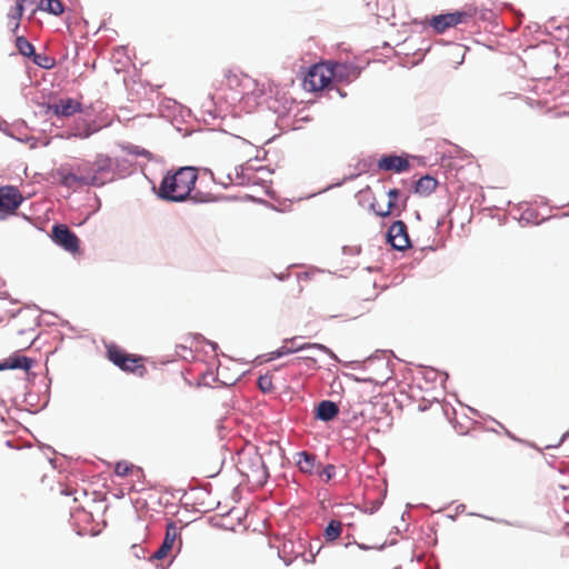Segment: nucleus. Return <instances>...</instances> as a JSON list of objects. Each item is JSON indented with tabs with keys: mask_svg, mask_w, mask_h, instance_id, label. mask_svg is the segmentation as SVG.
Masks as SVG:
<instances>
[{
	"mask_svg": "<svg viewBox=\"0 0 569 569\" xmlns=\"http://www.w3.org/2000/svg\"><path fill=\"white\" fill-rule=\"evenodd\" d=\"M112 159L99 153L93 161H82L78 164L60 166L54 173L60 186L72 190H79L90 186H103L112 172Z\"/></svg>",
	"mask_w": 569,
	"mask_h": 569,
	"instance_id": "f257e3e1",
	"label": "nucleus"
},
{
	"mask_svg": "<svg viewBox=\"0 0 569 569\" xmlns=\"http://www.w3.org/2000/svg\"><path fill=\"white\" fill-rule=\"evenodd\" d=\"M198 172L192 167H183L162 179L158 194L161 199L180 202L186 200L194 188Z\"/></svg>",
	"mask_w": 569,
	"mask_h": 569,
	"instance_id": "f03ea898",
	"label": "nucleus"
},
{
	"mask_svg": "<svg viewBox=\"0 0 569 569\" xmlns=\"http://www.w3.org/2000/svg\"><path fill=\"white\" fill-rule=\"evenodd\" d=\"M341 68H343L342 64L331 62H321L312 66L305 77L303 88L310 92L328 88Z\"/></svg>",
	"mask_w": 569,
	"mask_h": 569,
	"instance_id": "7ed1b4c3",
	"label": "nucleus"
},
{
	"mask_svg": "<svg viewBox=\"0 0 569 569\" xmlns=\"http://www.w3.org/2000/svg\"><path fill=\"white\" fill-rule=\"evenodd\" d=\"M477 14V8L469 4L461 10L432 16L428 23L436 33H445L448 29L458 24L468 23Z\"/></svg>",
	"mask_w": 569,
	"mask_h": 569,
	"instance_id": "20e7f679",
	"label": "nucleus"
},
{
	"mask_svg": "<svg viewBox=\"0 0 569 569\" xmlns=\"http://www.w3.org/2000/svg\"><path fill=\"white\" fill-rule=\"evenodd\" d=\"M107 357L114 366L126 372L134 373L139 377H143L147 372L141 356L128 353L118 346H109L107 348Z\"/></svg>",
	"mask_w": 569,
	"mask_h": 569,
	"instance_id": "39448f33",
	"label": "nucleus"
},
{
	"mask_svg": "<svg viewBox=\"0 0 569 569\" xmlns=\"http://www.w3.org/2000/svg\"><path fill=\"white\" fill-rule=\"evenodd\" d=\"M52 241L66 251L76 254L80 252V240L66 224H54L51 230Z\"/></svg>",
	"mask_w": 569,
	"mask_h": 569,
	"instance_id": "423d86ee",
	"label": "nucleus"
},
{
	"mask_svg": "<svg viewBox=\"0 0 569 569\" xmlns=\"http://www.w3.org/2000/svg\"><path fill=\"white\" fill-rule=\"evenodd\" d=\"M23 201L21 192L16 187L0 188V220L16 213Z\"/></svg>",
	"mask_w": 569,
	"mask_h": 569,
	"instance_id": "0eeeda50",
	"label": "nucleus"
},
{
	"mask_svg": "<svg viewBox=\"0 0 569 569\" xmlns=\"http://www.w3.org/2000/svg\"><path fill=\"white\" fill-rule=\"evenodd\" d=\"M180 536V528L172 521L167 525L164 539L158 550L151 556L152 560H162L169 557L176 546L180 547L181 540L177 542Z\"/></svg>",
	"mask_w": 569,
	"mask_h": 569,
	"instance_id": "6e6552de",
	"label": "nucleus"
},
{
	"mask_svg": "<svg viewBox=\"0 0 569 569\" xmlns=\"http://www.w3.org/2000/svg\"><path fill=\"white\" fill-rule=\"evenodd\" d=\"M81 102L72 98L59 99L47 107V112L58 118H69L81 112Z\"/></svg>",
	"mask_w": 569,
	"mask_h": 569,
	"instance_id": "1a4fd4ad",
	"label": "nucleus"
},
{
	"mask_svg": "<svg viewBox=\"0 0 569 569\" xmlns=\"http://www.w3.org/2000/svg\"><path fill=\"white\" fill-rule=\"evenodd\" d=\"M387 240L397 250H405L410 247V239L407 226L403 221H395L387 233Z\"/></svg>",
	"mask_w": 569,
	"mask_h": 569,
	"instance_id": "9d476101",
	"label": "nucleus"
},
{
	"mask_svg": "<svg viewBox=\"0 0 569 569\" xmlns=\"http://www.w3.org/2000/svg\"><path fill=\"white\" fill-rule=\"evenodd\" d=\"M378 168L383 171L405 172L410 168L407 158L396 154H388L380 158Z\"/></svg>",
	"mask_w": 569,
	"mask_h": 569,
	"instance_id": "9b49d317",
	"label": "nucleus"
},
{
	"mask_svg": "<svg viewBox=\"0 0 569 569\" xmlns=\"http://www.w3.org/2000/svg\"><path fill=\"white\" fill-rule=\"evenodd\" d=\"M251 465L246 467V457L240 458L239 465L241 466V472L248 478L252 477L257 480H261L266 476L264 465L262 458L254 453L249 458Z\"/></svg>",
	"mask_w": 569,
	"mask_h": 569,
	"instance_id": "f8f14e48",
	"label": "nucleus"
},
{
	"mask_svg": "<svg viewBox=\"0 0 569 569\" xmlns=\"http://www.w3.org/2000/svg\"><path fill=\"white\" fill-rule=\"evenodd\" d=\"M267 91L266 83H259L258 80L243 74L241 77V93L246 98L259 99L264 96Z\"/></svg>",
	"mask_w": 569,
	"mask_h": 569,
	"instance_id": "ddd939ff",
	"label": "nucleus"
},
{
	"mask_svg": "<svg viewBox=\"0 0 569 569\" xmlns=\"http://www.w3.org/2000/svg\"><path fill=\"white\" fill-rule=\"evenodd\" d=\"M339 413L338 406L329 400L321 401L316 410V417L322 421H330Z\"/></svg>",
	"mask_w": 569,
	"mask_h": 569,
	"instance_id": "4468645a",
	"label": "nucleus"
},
{
	"mask_svg": "<svg viewBox=\"0 0 569 569\" xmlns=\"http://www.w3.org/2000/svg\"><path fill=\"white\" fill-rule=\"evenodd\" d=\"M307 348L318 349V350H321V351H328V348L325 347L323 345H320V343H305V345H301L300 347H289L284 342V345L281 346L279 349H277L276 351L270 352V359H276V358H279V357H282V356H286V355H289V353H293L296 351H299V350H302V349H307Z\"/></svg>",
	"mask_w": 569,
	"mask_h": 569,
	"instance_id": "2eb2a0df",
	"label": "nucleus"
},
{
	"mask_svg": "<svg viewBox=\"0 0 569 569\" xmlns=\"http://www.w3.org/2000/svg\"><path fill=\"white\" fill-rule=\"evenodd\" d=\"M438 181L431 176L420 178L415 187V192L421 197L430 196L437 188Z\"/></svg>",
	"mask_w": 569,
	"mask_h": 569,
	"instance_id": "dca6fc26",
	"label": "nucleus"
},
{
	"mask_svg": "<svg viewBox=\"0 0 569 569\" xmlns=\"http://www.w3.org/2000/svg\"><path fill=\"white\" fill-rule=\"evenodd\" d=\"M296 463L300 471L310 475L316 467V456L308 451L298 452Z\"/></svg>",
	"mask_w": 569,
	"mask_h": 569,
	"instance_id": "f3484780",
	"label": "nucleus"
},
{
	"mask_svg": "<svg viewBox=\"0 0 569 569\" xmlns=\"http://www.w3.org/2000/svg\"><path fill=\"white\" fill-rule=\"evenodd\" d=\"M388 201L386 202V213H393L395 216H399L401 211L405 209L406 204L399 206L398 200L401 196L400 190L390 189L387 192Z\"/></svg>",
	"mask_w": 569,
	"mask_h": 569,
	"instance_id": "a211bd4d",
	"label": "nucleus"
},
{
	"mask_svg": "<svg viewBox=\"0 0 569 569\" xmlns=\"http://www.w3.org/2000/svg\"><path fill=\"white\" fill-rule=\"evenodd\" d=\"M22 14L23 6L21 2H17L16 6H13L8 12V28L12 33L18 30Z\"/></svg>",
	"mask_w": 569,
	"mask_h": 569,
	"instance_id": "6ab92c4d",
	"label": "nucleus"
},
{
	"mask_svg": "<svg viewBox=\"0 0 569 569\" xmlns=\"http://www.w3.org/2000/svg\"><path fill=\"white\" fill-rule=\"evenodd\" d=\"M342 532V523L339 520H331L325 529V539L329 542L335 541Z\"/></svg>",
	"mask_w": 569,
	"mask_h": 569,
	"instance_id": "aec40b11",
	"label": "nucleus"
},
{
	"mask_svg": "<svg viewBox=\"0 0 569 569\" xmlns=\"http://www.w3.org/2000/svg\"><path fill=\"white\" fill-rule=\"evenodd\" d=\"M9 369H23L29 370L31 367V360L26 356L13 355L6 359Z\"/></svg>",
	"mask_w": 569,
	"mask_h": 569,
	"instance_id": "412c9836",
	"label": "nucleus"
},
{
	"mask_svg": "<svg viewBox=\"0 0 569 569\" xmlns=\"http://www.w3.org/2000/svg\"><path fill=\"white\" fill-rule=\"evenodd\" d=\"M38 10L47 11L54 16H60L64 12L63 2H39Z\"/></svg>",
	"mask_w": 569,
	"mask_h": 569,
	"instance_id": "4be33fe9",
	"label": "nucleus"
},
{
	"mask_svg": "<svg viewBox=\"0 0 569 569\" xmlns=\"http://www.w3.org/2000/svg\"><path fill=\"white\" fill-rule=\"evenodd\" d=\"M16 47L22 56L31 57L34 54V47L22 36L17 37Z\"/></svg>",
	"mask_w": 569,
	"mask_h": 569,
	"instance_id": "5701e85b",
	"label": "nucleus"
},
{
	"mask_svg": "<svg viewBox=\"0 0 569 569\" xmlns=\"http://www.w3.org/2000/svg\"><path fill=\"white\" fill-rule=\"evenodd\" d=\"M134 469V466L128 461H119L114 466V473L119 477H127Z\"/></svg>",
	"mask_w": 569,
	"mask_h": 569,
	"instance_id": "b1692460",
	"label": "nucleus"
},
{
	"mask_svg": "<svg viewBox=\"0 0 569 569\" xmlns=\"http://www.w3.org/2000/svg\"><path fill=\"white\" fill-rule=\"evenodd\" d=\"M243 74H237L230 70L226 71L224 72V78L227 80V86L230 88V89H236V88H240L241 89V77Z\"/></svg>",
	"mask_w": 569,
	"mask_h": 569,
	"instance_id": "393cba45",
	"label": "nucleus"
},
{
	"mask_svg": "<svg viewBox=\"0 0 569 569\" xmlns=\"http://www.w3.org/2000/svg\"><path fill=\"white\" fill-rule=\"evenodd\" d=\"M429 410H430L431 416H432L433 419L442 420V418H443V409L440 406V403H438V402L431 403L430 407H429Z\"/></svg>",
	"mask_w": 569,
	"mask_h": 569,
	"instance_id": "a878e982",
	"label": "nucleus"
},
{
	"mask_svg": "<svg viewBox=\"0 0 569 569\" xmlns=\"http://www.w3.org/2000/svg\"><path fill=\"white\" fill-rule=\"evenodd\" d=\"M371 209L376 212L377 216L379 217H389L391 216L392 213H386V203L385 204H381L380 202H378L377 200H375L372 203H371Z\"/></svg>",
	"mask_w": 569,
	"mask_h": 569,
	"instance_id": "bb28decb",
	"label": "nucleus"
},
{
	"mask_svg": "<svg viewBox=\"0 0 569 569\" xmlns=\"http://www.w3.org/2000/svg\"><path fill=\"white\" fill-rule=\"evenodd\" d=\"M94 132V130L91 128V126L89 123H86L84 124V128L82 131H79V132H73L71 136L72 137H76V138H80V139H87L89 138L92 133Z\"/></svg>",
	"mask_w": 569,
	"mask_h": 569,
	"instance_id": "cd10ccee",
	"label": "nucleus"
},
{
	"mask_svg": "<svg viewBox=\"0 0 569 569\" xmlns=\"http://www.w3.org/2000/svg\"><path fill=\"white\" fill-rule=\"evenodd\" d=\"M33 62L36 64H38L39 67L41 68H50L51 67V63L50 62V59L46 56H41V54H33Z\"/></svg>",
	"mask_w": 569,
	"mask_h": 569,
	"instance_id": "c85d7f7f",
	"label": "nucleus"
},
{
	"mask_svg": "<svg viewBox=\"0 0 569 569\" xmlns=\"http://www.w3.org/2000/svg\"><path fill=\"white\" fill-rule=\"evenodd\" d=\"M320 476L326 479V481H329L335 476V466L328 465L326 466L322 471L320 472Z\"/></svg>",
	"mask_w": 569,
	"mask_h": 569,
	"instance_id": "c756f323",
	"label": "nucleus"
},
{
	"mask_svg": "<svg viewBox=\"0 0 569 569\" xmlns=\"http://www.w3.org/2000/svg\"><path fill=\"white\" fill-rule=\"evenodd\" d=\"M258 386L262 391H269L271 388V380L268 377H260L258 379Z\"/></svg>",
	"mask_w": 569,
	"mask_h": 569,
	"instance_id": "7c9ffc66",
	"label": "nucleus"
},
{
	"mask_svg": "<svg viewBox=\"0 0 569 569\" xmlns=\"http://www.w3.org/2000/svg\"><path fill=\"white\" fill-rule=\"evenodd\" d=\"M286 343L289 346V347H300L301 345H297L296 343V338H292V339H288L286 340Z\"/></svg>",
	"mask_w": 569,
	"mask_h": 569,
	"instance_id": "2f4dec72",
	"label": "nucleus"
},
{
	"mask_svg": "<svg viewBox=\"0 0 569 569\" xmlns=\"http://www.w3.org/2000/svg\"><path fill=\"white\" fill-rule=\"evenodd\" d=\"M8 369H9V366L4 359L2 362H0V371L8 370Z\"/></svg>",
	"mask_w": 569,
	"mask_h": 569,
	"instance_id": "473e14b6",
	"label": "nucleus"
},
{
	"mask_svg": "<svg viewBox=\"0 0 569 569\" xmlns=\"http://www.w3.org/2000/svg\"><path fill=\"white\" fill-rule=\"evenodd\" d=\"M296 287H297L298 293H300L302 288H301L300 283H299V281H296Z\"/></svg>",
	"mask_w": 569,
	"mask_h": 569,
	"instance_id": "72a5a7b5",
	"label": "nucleus"
}]
</instances>
